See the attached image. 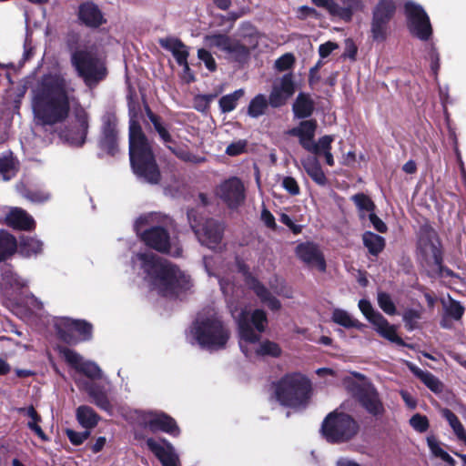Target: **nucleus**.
<instances>
[{
	"mask_svg": "<svg viewBox=\"0 0 466 466\" xmlns=\"http://www.w3.org/2000/svg\"><path fill=\"white\" fill-rule=\"evenodd\" d=\"M76 104L75 88L61 74L44 75L32 88V108L37 125L63 122Z\"/></svg>",
	"mask_w": 466,
	"mask_h": 466,
	"instance_id": "1",
	"label": "nucleus"
},
{
	"mask_svg": "<svg viewBox=\"0 0 466 466\" xmlns=\"http://www.w3.org/2000/svg\"><path fill=\"white\" fill-rule=\"evenodd\" d=\"M228 304L231 316L238 324L240 350L247 357L276 358L281 354V349L276 342L268 339L260 341L261 333L265 331L268 325V318L264 310L255 309L249 312L246 308L235 305L230 299L228 300Z\"/></svg>",
	"mask_w": 466,
	"mask_h": 466,
	"instance_id": "2",
	"label": "nucleus"
},
{
	"mask_svg": "<svg viewBox=\"0 0 466 466\" xmlns=\"http://www.w3.org/2000/svg\"><path fill=\"white\" fill-rule=\"evenodd\" d=\"M134 268H140L152 289L164 297H174L190 289V277L177 266L150 251L137 253L132 258Z\"/></svg>",
	"mask_w": 466,
	"mask_h": 466,
	"instance_id": "3",
	"label": "nucleus"
},
{
	"mask_svg": "<svg viewBox=\"0 0 466 466\" xmlns=\"http://www.w3.org/2000/svg\"><path fill=\"white\" fill-rule=\"evenodd\" d=\"M129 157L133 171L139 179L150 184L159 182L160 172L151 147L134 119L129 123Z\"/></svg>",
	"mask_w": 466,
	"mask_h": 466,
	"instance_id": "4",
	"label": "nucleus"
},
{
	"mask_svg": "<svg viewBox=\"0 0 466 466\" xmlns=\"http://www.w3.org/2000/svg\"><path fill=\"white\" fill-rule=\"evenodd\" d=\"M229 337L228 329L213 309H204L198 314L188 334L191 343L194 339L202 349L208 350L224 349Z\"/></svg>",
	"mask_w": 466,
	"mask_h": 466,
	"instance_id": "5",
	"label": "nucleus"
},
{
	"mask_svg": "<svg viewBox=\"0 0 466 466\" xmlns=\"http://www.w3.org/2000/svg\"><path fill=\"white\" fill-rule=\"evenodd\" d=\"M172 219L157 213H149L139 217L135 223V230L141 239L150 248L172 256H178V248H172L167 227Z\"/></svg>",
	"mask_w": 466,
	"mask_h": 466,
	"instance_id": "6",
	"label": "nucleus"
},
{
	"mask_svg": "<svg viewBox=\"0 0 466 466\" xmlns=\"http://www.w3.org/2000/svg\"><path fill=\"white\" fill-rule=\"evenodd\" d=\"M310 391V382L301 373L287 374L275 386L276 398L280 404L294 409L307 406Z\"/></svg>",
	"mask_w": 466,
	"mask_h": 466,
	"instance_id": "7",
	"label": "nucleus"
},
{
	"mask_svg": "<svg viewBox=\"0 0 466 466\" xmlns=\"http://www.w3.org/2000/svg\"><path fill=\"white\" fill-rule=\"evenodd\" d=\"M71 64L77 76L89 87L96 86L107 74L105 62L95 52L87 48L72 52Z\"/></svg>",
	"mask_w": 466,
	"mask_h": 466,
	"instance_id": "8",
	"label": "nucleus"
},
{
	"mask_svg": "<svg viewBox=\"0 0 466 466\" xmlns=\"http://www.w3.org/2000/svg\"><path fill=\"white\" fill-rule=\"evenodd\" d=\"M359 429L358 422L350 415L335 410L323 420L321 433L329 442L340 443L354 438Z\"/></svg>",
	"mask_w": 466,
	"mask_h": 466,
	"instance_id": "9",
	"label": "nucleus"
},
{
	"mask_svg": "<svg viewBox=\"0 0 466 466\" xmlns=\"http://www.w3.org/2000/svg\"><path fill=\"white\" fill-rule=\"evenodd\" d=\"M405 15L410 34L422 41L430 39L432 35V27L422 6L413 2H407L405 4Z\"/></svg>",
	"mask_w": 466,
	"mask_h": 466,
	"instance_id": "10",
	"label": "nucleus"
},
{
	"mask_svg": "<svg viewBox=\"0 0 466 466\" xmlns=\"http://www.w3.org/2000/svg\"><path fill=\"white\" fill-rule=\"evenodd\" d=\"M418 249L427 261H432L435 265L441 264V241L437 232L429 225L420 228L418 232Z\"/></svg>",
	"mask_w": 466,
	"mask_h": 466,
	"instance_id": "11",
	"label": "nucleus"
},
{
	"mask_svg": "<svg viewBox=\"0 0 466 466\" xmlns=\"http://www.w3.org/2000/svg\"><path fill=\"white\" fill-rule=\"evenodd\" d=\"M136 420L139 425L151 431H161L172 436L179 434L176 421L169 416L156 411H136Z\"/></svg>",
	"mask_w": 466,
	"mask_h": 466,
	"instance_id": "12",
	"label": "nucleus"
},
{
	"mask_svg": "<svg viewBox=\"0 0 466 466\" xmlns=\"http://www.w3.org/2000/svg\"><path fill=\"white\" fill-rule=\"evenodd\" d=\"M192 216V212L187 214L191 228L200 244L210 249L220 248L224 229L223 226L214 219H208L201 226L196 225L191 220Z\"/></svg>",
	"mask_w": 466,
	"mask_h": 466,
	"instance_id": "13",
	"label": "nucleus"
},
{
	"mask_svg": "<svg viewBox=\"0 0 466 466\" xmlns=\"http://www.w3.org/2000/svg\"><path fill=\"white\" fill-rule=\"evenodd\" d=\"M317 6L325 9L333 17L350 22L354 14L365 10L366 5L363 0H320Z\"/></svg>",
	"mask_w": 466,
	"mask_h": 466,
	"instance_id": "14",
	"label": "nucleus"
},
{
	"mask_svg": "<svg viewBox=\"0 0 466 466\" xmlns=\"http://www.w3.org/2000/svg\"><path fill=\"white\" fill-rule=\"evenodd\" d=\"M216 195L230 208H238L245 200V187L236 177H229L219 184Z\"/></svg>",
	"mask_w": 466,
	"mask_h": 466,
	"instance_id": "15",
	"label": "nucleus"
},
{
	"mask_svg": "<svg viewBox=\"0 0 466 466\" xmlns=\"http://www.w3.org/2000/svg\"><path fill=\"white\" fill-rule=\"evenodd\" d=\"M76 123L74 126L64 129L60 133V138L72 147H81L86 140L88 128V116L82 107L75 109Z\"/></svg>",
	"mask_w": 466,
	"mask_h": 466,
	"instance_id": "16",
	"label": "nucleus"
},
{
	"mask_svg": "<svg viewBox=\"0 0 466 466\" xmlns=\"http://www.w3.org/2000/svg\"><path fill=\"white\" fill-rule=\"evenodd\" d=\"M204 44L208 48H216L236 58L248 54V49L239 42L231 39L225 34H209L204 36Z\"/></svg>",
	"mask_w": 466,
	"mask_h": 466,
	"instance_id": "17",
	"label": "nucleus"
},
{
	"mask_svg": "<svg viewBox=\"0 0 466 466\" xmlns=\"http://www.w3.org/2000/svg\"><path fill=\"white\" fill-rule=\"evenodd\" d=\"M295 254L308 267L316 268L321 272L326 270L324 255L316 243L308 241L298 244Z\"/></svg>",
	"mask_w": 466,
	"mask_h": 466,
	"instance_id": "18",
	"label": "nucleus"
},
{
	"mask_svg": "<svg viewBox=\"0 0 466 466\" xmlns=\"http://www.w3.org/2000/svg\"><path fill=\"white\" fill-rule=\"evenodd\" d=\"M60 352L66 361L76 371L90 379H100L102 377L100 368L93 361L84 360L83 357L76 351L68 348H62Z\"/></svg>",
	"mask_w": 466,
	"mask_h": 466,
	"instance_id": "19",
	"label": "nucleus"
},
{
	"mask_svg": "<svg viewBox=\"0 0 466 466\" xmlns=\"http://www.w3.org/2000/svg\"><path fill=\"white\" fill-rule=\"evenodd\" d=\"M238 268L239 272L246 278L247 285L255 292L261 302L266 304L271 310H279L281 307L280 301L272 296L268 289L259 281L248 275V269L244 265L238 263Z\"/></svg>",
	"mask_w": 466,
	"mask_h": 466,
	"instance_id": "20",
	"label": "nucleus"
},
{
	"mask_svg": "<svg viewBox=\"0 0 466 466\" xmlns=\"http://www.w3.org/2000/svg\"><path fill=\"white\" fill-rule=\"evenodd\" d=\"M147 446L157 457L163 466H177L179 459L174 447L166 440L157 441L153 438L147 440Z\"/></svg>",
	"mask_w": 466,
	"mask_h": 466,
	"instance_id": "21",
	"label": "nucleus"
},
{
	"mask_svg": "<svg viewBox=\"0 0 466 466\" xmlns=\"http://www.w3.org/2000/svg\"><path fill=\"white\" fill-rule=\"evenodd\" d=\"M357 395L360 404L370 414L373 416L383 414L384 407L374 387L363 385L358 389Z\"/></svg>",
	"mask_w": 466,
	"mask_h": 466,
	"instance_id": "22",
	"label": "nucleus"
},
{
	"mask_svg": "<svg viewBox=\"0 0 466 466\" xmlns=\"http://www.w3.org/2000/svg\"><path fill=\"white\" fill-rule=\"evenodd\" d=\"M101 149L114 156L117 152L116 120L113 116L103 118L102 136L99 141Z\"/></svg>",
	"mask_w": 466,
	"mask_h": 466,
	"instance_id": "23",
	"label": "nucleus"
},
{
	"mask_svg": "<svg viewBox=\"0 0 466 466\" xmlns=\"http://www.w3.org/2000/svg\"><path fill=\"white\" fill-rule=\"evenodd\" d=\"M317 129V121L314 119L304 120L299 123L296 127L288 131L289 136L299 137V144L307 150L310 144L314 141V137Z\"/></svg>",
	"mask_w": 466,
	"mask_h": 466,
	"instance_id": "24",
	"label": "nucleus"
},
{
	"mask_svg": "<svg viewBox=\"0 0 466 466\" xmlns=\"http://www.w3.org/2000/svg\"><path fill=\"white\" fill-rule=\"evenodd\" d=\"M6 224L14 228L31 230L35 228L34 218L20 208H12L5 217Z\"/></svg>",
	"mask_w": 466,
	"mask_h": 466,
	"instance_id": "25",
	"label": "nucleus"
},
{
	"mask_svg": "<svg viewBox=\"0 0 466 466\" xmlns=\"http://www.w3.org/2000/svg\"><path fill=\"white\" fill-rule=\"evenodd\" d=\"M160 46L174 56L177 63L187 68L188 50L179 39L175 37H167L159 40Z\"/></svg>",
	"mask_w": 466,
	"mask_h": 466,
	"instance_id": "26",
	"label": "nucleus"
},
{
	"mask_svg": "<svg viewBox=\"0 0 466 466\" xmlns=\"http://www.w3.org/2000/svg\"><path fill=\"white\" fill-rule=\"evenodd\" d=\"M78 17L83 24L89 27H97L105 23L99 8L93 3H85L79 6Z\"/></svg>",
	"mask_w": 466,
	"mask_h": 466,
	"instance_id": "27",
	"label": "nucleus"
},
{
	"mask_svg": "<svg viewBox=\"0 0 466 466\" xmlns=\"http://www.w3.org/2000/svg\"><path fill=\"white\" fill-rule=\"evenodd\" d=\"M333 141L334 136L325 135L319 137L317 142L313 141V143L307 148V151L316 157L323 155L326 163L332 167L334 166V158L331 154V144Z\"/></svg>",
	"mask_w": 466,
	"mask_h": 466,
	"instance_id": "28",
	"label": "nucleus"
},
{
	"mask_svg": "<svg viewBox=\"0 0 466 466\" xmlns=\"http://www.w3.org/2000/svg\"><path fill=\"white\" fill-rule=\"evenodd\" d=\"M80 387H82L88 393L92 399V401L98 408L106 411L111 410L110 401L103 387L92 382H85Z\"/></svg>",
	"mask_w": 466,
	"mask_h": 466,
	"instance_id": "29",
	"label": "nucleus"
},
{
	"mask_svg": "<svg viewBox=\"0 0 466 466\" xmlns=\"http://www.w3.org/2000/svg\"><path fill=\"white\" fill-rule=\"evenodd\" d=\"M55 328L58 337L68 344H76L77 337L75 334V319L58 318L55 320Z\"/></svg>",
	"mask_w": 466,
	"mask_h": 466,
	"instance_id": "30",
	"label": "nucleus"
},
{
	"mask_svg": "<svg viewBox=\"0 0 466 466\" xmlns=\"http://www.w3.org/2000/svg\"><path fill=\"white\" fill-rule=\"evenodd\" d=\"M371 324L374 329L384 339L399 345L403 344L402 339L396 333L395 327L390 325L382 315H377Z\"/></svg>",
	"mask_w": 466,
	"mask_h": 466,
	"instance_id": "31",
	"label": "nucleus"
},
{
	"mask_svg": "<svg viewBox=\"0 0 466 466\" xmlns=\"http://www.w3.org/2000/svg\"><path fill=\"white\" fill-rule=\"evenodd\" d=\"M371 324L374 329L384 339L399 345L403 344L402 339L396 333L395 327L390 325L382 315H377Z\"/></svg>",
	"mask_w": 466,
	"mask_h": 466,
	"instance_id": "32",
	"label": "nucleus"
},
{
	"mask_svg": "<svg viewBox=\"0 0 466 466\" xmlns=\"http://www.w3.org/2000/svg\"><path fill=\"white\" fill-rule=\"evenodd\" d=\"M301 164L307 174L319 185H325L327 177L321 168L319 161L316 156H308L301 159Z\"/></svg>",
	"mask_w": 466,
	"mask_h": 466,
	"instance_id": "33",
	"label": "nucleus"
},
{
	"mask_svg": "<svg viewBox=\"0 0 466 466\" xmlns=\"http://www.w3.org/2000/svg\"><path fill=\"white\" fill-rule=\"evenodd\" d=\"M27 281L15 274L13 268L4 265L1 268V285L5 289H21L25 287Z\"/></svg>",
	"mask_w": 466,
	"mask_h": 466,
	"instance_id": "34",
	"label": "nucleus"
},
{
	"mask_svg": "<svg viewBox=\"0 0 466 466\" xmlns=\"http://www.w3.org/2000/svg\"><path fill=\"white\" fill-rule=\"evenodd\" d=\"M212 262L213 258L204 257V265L208 274L218 278L221 290L226 296L234 294L235 285L231 282L229 278L221 275L222 271L220 269H214L212 268Z\"/></svg>",
	"mask_w": 466,
	"mask_h": 466,
	"instance_id": "35",
	"label": "nucleus"
},
{
	"mask_svg": "<svg viewBox=\"0 0 466 466\" xmlns=\"http://www.w3.org/2000/svg\"><path fill=\"white\" fill-rule=\"evenodd\" d=\"M17 249L24 257L35 256L42 252L43 243L35 238L23 236L17 243Z\"/></svg>",
	"mask_w": 466,
	"mask_h": 466,
	"instance_id": "36",
	"label": "nucleus"
},
{
	"mask_svg": "<svg viewBox=\"0 0 466 466\" xmlns=\"http://www.w3.org/2000/svg\"><path fill=\"white\" fill-rule=\"evenodd\" d=\"M292 109L296 117L306 118L312 114L314 103L309 95L300 93L297 96Z\"/></svg>",
	"mask_w": 466,
	"mask_h": 466,
	"instance_id": "37",
	"label": "nucleus"
},
{
	"mask_svg": "<svg viewBox=\"0 0 466 466\" xmlns=\"http://www.w3.org/2000/svg\"><path fill=\"white\" fill-rule=\"evenodd\" d=\"M331 319L334 323L346 329L356 328L360 329L364 327V324L353 318L348 311L341 309H335L332 311Z\"/></svg>",
	"mask_w": 466,
	"mask_h": 466,
	"instance_id": "38",
	"label": "nucleus"
},
{
	"mask_svg": "<svg viewBox=\"0 0 466 466\" xmlns=\"http://www.w3.org/2000/svg\"><path fill=\"white\" fill-rule=\"evenodd\" d=\"M76 419L85 429L89 430L97 425L99 416L91 407L82 405L76 410Z\"/></svg>",
	"mask_w": 466,
	"mask_h": 466,
	"instance_id": "39",
	"label": "nucleus"
},
{
	"mask_svg": "<svg viewBox=\"0 0 466 466\" xmlns=\"http://www.w3.org/2000/svg\"><path fill=\"white\" fill-rule=\"evenodd\" d=\"M17 249L15 238L5 230H0V261L11 257Z\"/></svg>",
	"mask_w": 466,
	"mask_h": 466,
	"instance_id": "40",
	"label": "nucleus"
},
{
	"mask_svg": "<svg viewBox=\"0 0 466 466\" xmlns=\"http://www.w3.org/2000/svg\"><path fill=\"white\" fill-rule=\"evenodd\" d=\"M362 241L369 252L373 256L380 254L385 247L384 238L370 231H366L362 235Z\"/></svg>",
	"mask_w": 466,
	"mask_h": 466,
	"instance_id": "41",
	"label": "nucleus"
},
{
	"mask_svg": "<svg viewBox=\"0 0 466 466\" xmlns=\"http://www.w3.org/2000/svg\"><path fill=\"white\" fill-rule=\"evenodd\" d=\"M390 20L372 16L370 25V33L374 41L383 42L386 40L389 32V23Z\"/></svg>",
	"mask_w": 466,
	"mask_h": 466,
	"instance_id": "42",
	"label": "nucleus"
},
{
	"mask_svg": "<svg viewBox=\"0 0 466 466\" xmlns=\"http://www.w3.org/2000/svg\"><path fill=\"white\" fill-rule=\"evenodd\" d=\"M351 199L357 206L360 217L362 220H364L370 213L375 210V204L373 201L363 193L352 196Z\"/></svg>",
	"mask_w": 466,
	"mask_h": 466,
	"instance_id": "43",
	"label": "nucleus"
},
{
	"mask_svg": "<svg viewBox=\"0 0 466 466\" xmlns=\"http://www.w3.org/2000/svg\"><path fill=\"white\" fill-rule=\"evenodd\" d=\"M427 443L432 455L442 460L447 463V466H455L454 459L441 448L440 441L435 437H428Z\"/></svg>",
	"mask_w": 466,
	"mask_h": 466,
	"instance_id": "44",
	"label": "nucleus"
},
{
	"mask_svg": "<svg viewBox=\"0 0 466 466\" xmlns=\"http://www.w3.org/2000/svg\"><path fill=\"white\" fill-rule=\"evenodd\" d=\"M395 4L393 0H379L375 5L372 16H377L382 19L390 20L395 13Z\"/></svg>",
	"mask_w": 466,
	"mask_h": 466,
	"instance_id": "45",
	"label": "nucleus"
},
{
	"mask_svg": "<svg viewBox=\"0 0 466 466\" xmlns=\"http://www.w3.org/2000/svg\"><path fill=\"white\" fill-rule=\"evenodd\" d=\"M147 117L151 121V123L154 126V128L156 132L158 134L162 141L167 145H170L172 143V137L169 132L167 131L166 126L161 121V118L157 116H156L153 112L150 110H147Z\"/></svg>",
	"mask_w": 466,
	"mask_h": 466,
	"instance_id": "46",
	"label": "nucleus"
},
{
	"mask_svg": "<svg viewBox=\"0 0 466 466\" xmlns=\"http://www.w3.org/2000/svg\"><path fill=\"white\" fill-rule=\"evenodd\" d=\"M268 104L269 102L266 96L258 94L250 101L248 108V114L251 117H258L265 113Z\"/></svg>",
	"mask_w": 466,
	"mask_h": 466,
	"instance_id": "47",
	"label": "nucleus"
},
{
	"mask_svg": "<svg viewBox=\"0 0 466 466\" xmlns=\"http://www.w3.org/2000/svg\"><path fill=\"white\" fill-rule=\"evenodd\" d=\"M244 96L243 89H238L231 94L223 96L219 99V106L223 113L231 112L237 106L238 101Z\"/></svg>",
	"mask_w": 466,
	"mask_h": 466,
	"instance_id": "48",
	"label": "nucleus"
},
{
	"mask_svg": "<svg viewBox=\"0 0 466 466\" xmlns=\"http://www.w3.org/2000/svg\"><path fill=\"white\" fill-rule=\"evenodd\" d=\"M411 370L432 391L437 392V391H440L441 390V383L431 372L421 370L419 368H411Z\"/></svg>",
	"mask_w": 466,
	"mask_h": 466,
	"instance_id": "49",
	"label": "nucleus"
},
{
	"mask_svg": "<svg viewBox=\"0 0 466 466\" xmlns=\"http://www.w3.org/2000/svg\"><path fill=\"white\" fill-rule=\"evenodd\" d=\"M17 168L12 156L0 157V176L3 180H9L16 174Z\"/></svg>",
	"mask_w": 466,
	"mask_h": 466,
	"instance_id": "50",
	"label": "nucleus"
},
{
	"mask_svg": "<svg viewBox=\"0 0 466 466\" xmlns=\"http://www.w3.org/2000/svg\"><path fill=\"white\" fill-rule=\"evenodd\" d=\"M441 412L442 417L448 421L449 425L452 429L457 439L463 436V433H465L466 431L458 417L449 409H442Z\"/></svg>",
	"mask_w": 466,
	"mask_h": 466,
	"instance_id": "51",
	"label": "nucleus"
},
{
	"mask_svg": "<svg viewBox=\"0 0 466 466\" xmlns=\"http://www.w3.org/2000/svg\"><path fill=\"white\" fill-rule=\"evenodd\" d=\"M272 88H277L285 96H292L295 93V86L291 74H286L275 81Z\"/></svg>",
	"mask_w": 466,
	"mask_h": 466,
	"instance_id": "52",
	"label": "nucleus"
},
{
	"mask_svg": "<svg viewBox=\"0 0 466 466\" xmlns=\"http://www.w3.org/2000/svg\"><path fill=\"white\" fill-rule=\"evenodd\" d=\"M75 334L78 342L88 340L92 337V325L85 320L75 319Z\"/></svg>",
	"mask_w": 466,
	"mask_h": 466,
	"instance_id": "53",
	"label": "nucleus"
},
{
	"mask_svg": "<svg viewBox=\"0 0 466 466\" xmlns=\"http://www.w3.org/2000/svg\"><path fill=\"white\" fill-rule=\"evenodd\" d=\"M17 189L20 191L23 197L34 203H43L50 199V193L43 189H35L24 192L20 190L19 186L17 187Z\"/></svg>",
	"mask_w": 466,
	"mask_h": 466,
	"instance_id": "54",
	"label": "nucleus"
},
{
	"mask_svg": "<svg viewBox=\"0 0 466 466\" xmlns=\"http://www.w3.org/2000/svg\"><path fill=\"white\" fill-rule=\"evenodd\" d=\"M378 303L380 309L388 315H394L396 313L395 305L388 293H378Z\"/></svg>",
	"mask_w": 466,
	"mask_h": 466,
	"instance_id": "55",
	"label": "nucleus"
},
{
	"mask_svg": "<svg viewBox=\"0 0 466 466\" xmlns=\"http://www.w3.org/2000/svg\"><path fill=\"white\" fill-rule=\"evenodd\" d=\"M198 58L205 64V66L211 72L217 69V63L212 54L206 48L198 50Z\"/></svg>",
	"mask_w": 466,
	"mask_h": 466,
	"instance_id": "56",
	"label": "nucleus"
},
{
	"mask_svg": "<svg viewBox=\"0 0 466 466\" xmlns=\"http://www.w3.org/2000/svg\"><path fill=\"white\" fill-rule=\"evenodd\" d=\"M295 63V57L291 53H286L275 61V68L281 72L290 69Z\"/></svg>",
	"mask_w": 466,
	"mask_h": 466,
	"instance_id": "57",
	"label": "nucleus"
},
{
	"mask_svg": "<svg viewBox=\"0 0 466 466\" xmlns=\"http://www.w3.org/2000/svg\"><path fill=\"white\" fill-rule=\"evenodd\" d=\"M410 424L418 432H425L429 428V420L427 417L419 413L410 418Z\"/></svg>",
	"mask_w": 466,
	"mask_h": 466,
	"instance_id": "58",
	"label": "nucleus"
},
{
	"mask_svg": "<svg viewBox=\"0 0 466 466\" xmlns=\"http://www.w3.org/2000/svg\"><path fill=\"white\" fill-rule=\"evenodd\" d=\"M248 142L245 139H239L229 144L226 148V154L230 157H236L246 151Z\"/></svg>",
	"mask_w": 466,
	"mask_h": 466,
	"instance_id": "59",
	"label": "nucleus"
},
{
	"mask_svg": "<svg viewBox=\"0 0 466 466\" xmlns=\"http://www.w3.org/2000/svg\"><path fill=\"white\" fill-rule=\"evenodd\" d=\"M358 306L360 310L370 323L375 319L377 315H381L373 309L371 303L367 299H360Z\"/></svg>",
	"mask_w": 466,
	"mask_h": 466,
	"instance_id": "60",
	"label": "nucleus"
},
{
	"mask_svg": "<svg viewBox=\"0 0 466 466\" xmlns=\"http://www.w3.org/2000/svg\"><path fill=\"white\" fill-rule=\"evenodd\" d=\"M291 96H285L281 91L277 88H272V91L268 97L269 105L272 107L281 106Z\"/></svg>",
	"mask_w": 466,
	"mask_h": 466,
	"instance_id": "61",
	"label": "nucleus"
},
{
	"mask_svg": "<svg viewBox=\"0 0 466 466\" xmlns=\"http://www.w3.org/2000/svg\"><path fill=\"white\" fill-rule=\"evenodd\" d=\"M428 55L426 58L431 62V68L436 76L440 68V56L433 45L427 46Z\"/></svg>",
	"mask_w": 466,
	"mask_h": 466,
	"instance_id": "62",
	"label": "nucleus"
},
{
	"mask_svg": "<svg viewBox=\"0 0 466 466\" xmlns=\"http://www.w3.org/2000/svg\"><path fill=\"white\" fill-rule=\"evenodd\" d=\"M282 187L292 196L299 194L300 189L298 182L291 177H284L281 181Z\"/></svg>",
	"mask_w": 466,
	"mask_h": 466,
	"instance_id": "63",
	"label": "nucleus"
},
{
	"mask_svg": "<svg viewBox=\"0 0 466 466\" xmlns=\"http://www.w3.org/2000/svg\"><path fill=\"white\" fill-rule=\"evenodd\" d=\"M446 312L454 319H460L464 313V309L459 302L452 300L446 307Z\"/></svg>",
	"mask_w": 466,
	"mask_h": 466,
	"instance_id": "64",
	"label": "nucleus"
}]
</instances>
